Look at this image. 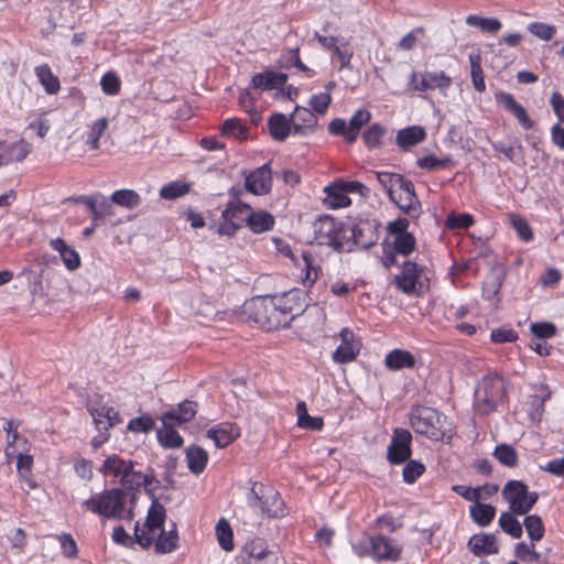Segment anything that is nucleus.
Instances as JSON below:
<instances>
[{
	"label": "nucleus",
	"instance_id": "obj_1",
	"mask_svg": "<svg viewBox=\"0 0 564 564\" xmlns=\"http://www.w3.org/2000/svg\"><path fill=\"white\" fill-rule=\"evenodd\" d=\"M299 295V291H291L279 297L258 296L245 303L243 312L265 330H275L289 326L302 311L300 304L296 307L291 304Z\"/></svg>",
	"mask_w": 564,
	"mask_h": 564
},
{
	"label": "nucleus",
	"instance_id": "obj_2",
	"mask_svg": "<svg viewBox=\"0 0 564 564\" xmlns=\"http://www.w3.org/2000/svg\"><path fill=\"white\" fill-rule=\"evenodd\" d=\"M165 508L153 500L148 517L142 527L139 523L134 527V539L144 549L150 547L153 543L155 552L160 554L172 553L178 546V533L176 524H172V529L164 531Z\"/></svg>",
	"mask_w": 564,
	"mask_h": 564
},
{
	"label": "nucleus",
	"instance_id": "obj_3",
	"mask_svg": "<svg viewBox=\"0 0 564 564\" xmlns=\"http://www.w3.org/2000/svg\"><path fill=\"white\" fill-rule=\"evenodd\" d=\"M283 507L284 502L273 487L253 482L247 495V506L239 507L236 514L245 524L254 525L260 522L262 516L269 518L283 516Z\"/></svg>",
	"mask_w": 564,
	"mask_h": 564
},
{
	"label": "nucleus",
	"instance_id": "obj_4",
	"mask_svg": "<svg viewBox=\"0 0 564 564\" xmlns=\"http://www.w3.org/2000/svg\"><path fill=\"white\" fill-rule=\"evenodd\" d=\"M102 469L106 475L120 478V484L127 489H137L144 486L145 490L150 491V486L154 480L151 475L135 471L132 460L122 459L117 455L108 456L104 462Z\"/></svg>",
	"mask_w": 564,
	"mask_h": 564
},
{
	"label": "nucleus",
	"instance_id": "obj_5",
	"mask_svg": "<svg viewBox=\"0 0 564 564\" xmlns=\"http://www.w3.org/2000/svg\"><path fill=\"white\" fill-rule=\"evenodd\" d=\"M507 392L506 380L495 373L487 375L478 382L475 390V406L481 414L492 412L500 404Z\"/></svg>",
	"mask_w": 564,
	"mask_h": 564
},
{
	"label": "nucleus",
	"instance_id": "obj_6",
	"mask_svg": "<svg viewBox=\"0 0 564 564\" xmlns=\"http://www.w3.org/2000/svg\"><path fill=\"white\" fill-rule=\"evenodd\" d=\"M349 225L337 221L335 218L325 216L318 218L314 223V239L319 246H327L335 251H346L348 236H354L349 232Z\"/></svg>",
	"mask_w": 564,
	"mask_h": 564
},
{
	"label": "nucleus",
	"instance_id": "obj_7",
	"mask_svg": "<svg viewBox=\"0 0 564 564\" xmlns=\"http://www.w3.org/2000/svg\"><path fill=\"white\" fill-rule=\"evenodd\" d=\"M445 416L437 410L414 405L410 412V425L417 434H422L431 440L440 441L444 437Z\"/></svg>",
	"mask_w": 564,
	"mask_h": 564
},
{
	"label": "nucleus",
	"instance_id": "obj_8",
	"mask_svg": "<svg viewBox=\"0 0 564 564\" xmlns=\"http://www.w3.org/2000/svg\"><path fill=\"white\" fill-rule=\"evenodd\" d=\"M126 502V492L122 489L113 488L94 495L84 501L87 510L104 516L108 519H122Z\"/></svg>",
	"mask_w": 564,
	"mask_h": 564
},
{
	"label": "nucleus",
	"instance_id": "obj_9",
	"mask_svg": "<svg viewBox=\"0 0 564 564\" xmlns=\"http://www.w3.org/2000/svg\"><path fill=\"white\" fill-rule=\"evenodd\" d=\"M401 267L400 274L393 278L395 288L406 295L424 294L430 288L424 268L412 261H404Z\"/></svg>",
	"mask_w": 564,
	"mask_h": 564
},
{
	"label": "nucleus",
	"instance_id": "obj_10",
	"mask_svg": "<svg viewBox=\"0 0 564 564\" xmlns=\"http://www.w3.org/2000/svg\"><path fill=\"white\" fill-rule=\"evenodd\" d=\"M502 497L509 503L512 513L527 514L539 499L536 491H529L528 486L521 480H509L503 489Z\"/></svg>",
	"mask_w": 564,
	"mask_h": 564
},
{
	"label": "nucleus",
	"instance_id": "obj_11",
	"mask_svg": "<svg viewBox=\"0 0 564 564\" xmlns=\"http://www.w3.org/2000/svg\"><path fill=\"white\" fill-rule=\"evenodd\" d=\"M412 434L406 429H394L391 442L387 449V459L392 465L408 462L412 455Z\"/></svg>",
	"mask_w": 564,
	"mask_h": 564
},
{
	"label": "nucleus",
	"instance_id": "obj_12",
	"mask_svg": "<svg viewBox=\"0 0 564 564\" xmlns=\"http://www.w3.org/2000/svg\"><path fill=\"white\" fill-rule=\"evenodd\" d=\"M89 412L93 416L96 429L100 432V435L93 438V445L94 447H99L108 440V430L120 423L121 419L118 411L107 405L98 408L90 406Z\"/></svg>",
	"mask_w": 564,
	"mask_h": 564
},
{
	"label": "nucleus",
	"instance_id": "obj_13",
	"mask_svg": "<svg viewBox=\"0 0 564 564\" xmlns=\"http://www.w3.org/2000/svg\"><path fill=\"white\" fill-rule=\"evenodd\" d=\"M452 78L444 72H413L410 84L417 91H426L433 89L445 90L452 85Z\"/></svg>",
	"mask_w": 564,
	"mask_h": 564
},
{
	"label": "nucleus",
	"instance_id": "obj_14",
	"mask_svg": "<svg viewBox=\"0 0 564 564\" xmlns=\"http://www.w3.org/2000/svg\"><path fill=\"white\" fill-rule=\"evenodd\" d=\"M349 232L354 236H348L347 240V249L346 252H351L355 247H360L361 249H369L373 245H376L378 235L375 227L369 221H359L358 224L350 226Z\"/></svg>",
	"mask_w": 564,
	"mask_h": 564
},
{
	"label": "nucleus",
	"instance_id": "obj_15",
	"mask_svg": "<svg viewBox=\"0 0 564 564\" xmlns=\"http://www.w3.org/2000/svg\"><path fill=\"white\" fill-rule=\"evenodd\" d=\"M314 39L325 48L333 51L340 62V69L350 68V61L354 56L352 48L345 39H338L335 36H325L319 33H314Z\"/></svg>",
	"mask_w": 564,
	"mask_h": 564
},
{
	"label": "nucleus",
	"instance_id": "obj_16",
	"mask_svg": "<svg viewBox=\"0 0 564 564\" xmlns=\"http://www.w3.org/2000/svg\"><path fill=\"white\" fill-rule=\"evenodd\" d=\"M372 557L378 561H399L402 546L393 539L382 534L371 536Z\"/></svg>",
	"mask_w": 564,
	"mask_h": 564
},
{
	"label": "nucleus",
	"instance_id": "obj_17",
	"mask_svg": "<svg viewBox=\"0 0 564 564\" xmlns=\"http://www.w3.org/2000/svg\"><path fill=\"white\" fill-rule=\"evenodd\" d=\"M246 189L254 195H264L271 191L272 176L269 164H264L246 176Z\"/></svg>",
	"mask_w": 564,
	"mask_h": 564
},
{
	"label": "nucleus",
	"instance_id": "obj_18",
	"mask_svg": "<svg viewBox=\"0 0 564 564\" xmlns=\"http://www.w3.org/2000/svg\"><path fill=\"white\" fill-rule=\"evenodd\" d=\"M341 344L333 354V359L337 364H347L352 361L360 348V344L355 338V334L349 328H343L340 330Z\"/></svg>",
	"mask_w": 564,
	"mask_h": 564
},
{
	"label": "nucleus",
	"instance_id": "obj_19",
	"mask_svg": "<svg viewBox=\"0 0 564 564\" xmlns=\"http://www.w3.org/2000/svg\"><path fill=\"white\" fill-rule=\"evenodd\" d=\"M400 194L395 200H392L405 214L415 217L420 214V202L416 197L414 184L412 181L404 178L398 187Z\"/></svg>",
	"mask_w": 564,
	"mask_h": 564
},
{
	"label": "nucleus",
	"instance_id": "obj_20",
	"mask_svg": "<svg viewBox=\"0 0 564 564\" xmlns=\"http://www.w3.org/2000/svg\"><path fill=\"white\" fill-rule=\"evenodd\" d=\"M496 99L507 111L514 116L524 130H531L533 128V120H531L524 107L519 104L511 94L501 91L496 95Z\"/></svg>",
	"mask_w": 564,
	"mask_h": 564
},
{
	"label": "nucleus",
	"instance_id": "obj_21",
	"mask_svg": "<svg viewBox=\"0 0 564 564\" xmlns=\"http://www.w3.org/2000/svg\"><path fill=\"white\" fill-rule=\"evenodd\" d=\"M239 435V427L230 422L220 423L207 431V437L214 441L218 448L228 446Z\"/></svg>",
	"mask_w": 564,
	"mask_h": 564
},
{
	"label": "nucleus",
	"instance_id": "obj_22",
	"mask_svg": "<svg viewBox=\"0 0 564 564\" xmlns=\"http://www.w3.org/2000/svg\"><path fill=\"white\" fill-rule=\"evenodd\" d=\"M197 412V403L194 401L185 400L181 402L177 409L166 412L162 416L163 424L182 425L192 421Z\"/></svg>",
	"mask_w": 564,
	"mask_h": 564
},
{
	"label": "nucleus",
	"instance_id": "obj_23",
	"mask_svg": "<svg viewBox=\"0 0 564 564\" xmlns=\"http://www.w3.org/2000/svg\"><path fill=\"white\" fill-rule=\"evenodd\" d=\"M31 144L23 140L15 142L0 141V155L4 165L20 162L31 152Z\"/></svg>",
	"mask_w": 564,
	"mask_h": 564
},
{
	"label": "nucleus",
	"instance_id": "obj_24",
	"mask_svg": "<svg viewBox=\"0 0 564 564\" xmlns=\"http://www.w3.org/2000/svg\"><path fill=\"white\" fill-rule=\"evenodd\" d=\"M468 549L476 556L491 555L499 552L497 540L494 534H474L468 541Z\"/></svg>",
	"mask_w": 564,
	"mask_h": 564
},
{
	"label": "nucleus",
	"instance_id": "obj_25",
	"mask_svg": "<svg viewBox=\"0 0 564 564\" xmlns=\"http://www.w3.org/2000/svg\"><path fill=\"white\" fill-rule=\"evenodd\" d=\"M291 120L293 130L297 134H305L308 131H313L317 126L316 113L305 107L296 106L291 116Z\"/></svg>",
	"mask_w": 564,
	"mask_h": 564
},
{
	"label": "nucleus",
	"instance_id": "obj_26",
	"mask_svg": "<svg viewBox=\"0 0 564 564\" xmlns=\"http://www.w3.org/2000/svg\"><path fill=\"white\" fill-rule=\"evenodd\" d=\"M295 267L301 270L302 283L305 286L313 285L317 280L321 270L316 259L312 257L310 252L302 251L300 254V260H296Z\"/></svg>",
	"mask_w": 564,
	"mask_h": 564
},
{
	"label": "nucleus",
	"instance_id": "obj_27",
	"mask_svg": "<svg viewBox=\"0 0 564 564\" xmlns=\"http://www.w3.org/2000/svg\"><path fill=\"white\" fill-rule=\"evenodd\" d=\"M415 357L408 350L393 349L386 355L384 366L391 371H398L404 368L415 367Z\"/></svg>",
	"mask_w": 564,
	"mask_h": 564
},
{
	"label": "nucleus",
	"instance_id": "obj_28",
	"mask_svg": "<svg viewBox=\"0 0 564 564\" xmlns=\"http://www.w3.org/2000/svg\"><path fill=\"white\" fill-rule=\"evenodd\" d=\"M288 80V76L284 73H276L273 70H267L263 73L256 74L252 77V86L263 90H271L281 88Z\"/></svg>",
	"mask_w": 564,
	"mask_h": 564
},
{
	"label": "nucleus",
	"instance_id": "obj_29",
	"mask_svg": "<svg viewBox=\"0 0 564 564\" xmlns=\"http://www.w3.org/2000/svg\"><path fill=\"white\" fill-rule=\"evenodd\" d=\"M540 391L544 392L542 395H530L527 402L528 409L527 412L532 422L539 423L544 413V404L551 398V390L547 386L541 384L539 387Z\"/></svg>",
	"mask_w": 564,
	"mask_h": 564
},
{
	"label": "nucleus",
	"instance_id": "obj_30",
	"mask_svg": "<svg viewBox=\"0 0 564 564\" xmlns=\"http://www.w3.org/2000/svg\"><path fill=\"white\" fill-rule=\"evenodd\" d=\"M324 192V204L327 205L329 208H343L351 204L350 198L348 197V195L345 192V188H343L339 182L328 185L327 187H325Z\"/></svg>",
	"mask_w": 564,
	"mask_h": 564
},
{
	"label": "nucleus",
	"instance_id": "obj_31",
	"mask_svg": "<svg viewBox=\"0 0 564 564\" xmlns=\"http://www.w3.org/2000/svg\"><path fill=\"white\" fill-rule=\"evenodd\" d=\"M269 131L274 140L283 141L293 129L291 118L283 113H273L268 121Z\"/></svg>",
	"mask_w": 564,
	"mask_h": 564
},
{
	"label": "nucleus",
	"instance_id": "obj_32",
	"mask_svg": "<svg viewBox=\"0 0 564 564\" xmlns=\"http://www.w3.org/2000/svg\"><path fill=\"white\" fill-rule=\"evenodd\" d=\"M52 248L57 251L65 267L73 271L80 267V257L75 249L66 245L62 238L51 240Z\"/></svg>",
	"mask_w": 564,
	"mask_h": 564
},
{
	"label": "nucleus",
	"instance_id": "obj_33",
	"mask_svg": "<svg viewBox=\"0 0 564 564\" xmlns=\"http://www.w3.org/2000/svg\"><path fill=\"white\" fill-rule=\"evenodd\" d=\"M250 209L251 207L248 204L231 200L223 210L221 218L230 219L232 223H235V225H237L240 228L242 227L243 224L247 225Z\"/></svg>",
	"mask_w": 564,
	"mask_h": 564
},
{
	"label": "nucleus",
	"instance_id": "obj_34",
	"mask_svg": "<svg viewBox=\"0 0 564 564\" xmlns=\"http://www.w3.org/2000/svg\"><path fill=\"white\" fill-rule=\"evenodd\" d=\"M426 137L425 130L419 126L408 127L398 132L395 141L402 149L412 148L422 142Z\"/></svg>",
	"mask_w": 564,
	"mask_h": 564
},
{
	"label": "nucleus",
	"instance_id": "obj_35",
	"mask_svg": "<svg viewBox=\"0 0 564 564\" xmlns=\"http://www.w3.org/2000/svg\"><path fill=\"white\" fill-rule=\"evenodd\" d=\"M247 226L254 234H262L273 228L274 218L268 212H253L252 209H250Z\"/></svg>",
	"mask_w": 564,
	"mask_h": 564
},
{
	"label": "nucleus",
	"instance_id": "obj_36",
	"mask_svg": "<svg viewBox=\"0 0 564 564\" xmlns=\"http://www.w3.org/2000/svg\"><path fill=\"white\" fill-rule=\"evenodd\" d=\"M109 120L106 117L99 118L88 124L86 144L90 150L97 151L100 148L99 140L108 130Z\"/></svg>",
	"mask_w": 564,
	"mask_h": 564
},
{
	"label": "nucleus",
	"instance_id": "obj_37",
	"mask_svg": "<svg viewBox=\"0 0 564 564\" xmlns=\"http://www.w3.org/2000/svg\"><path fill=\"white\" fill-rule=\"evenodd\" d=\"M186 459L188 469L195 474H200L208 462L207 452L200 446H191L186 449Z\"/></svg>",
	"mask_w": 564,
	"mask_h": 564
},
{
	"label": "nucleus",
	"instance_id": "obj_38",
	"mask_svg": "<svg viewBox=\"0 0 564 564\" xmlns=\"http://www.w3.org/2000/svg\"><path fill=\"white\" fill-rule=\"evenodd\" d=\"M380 186L387 192L390 200H395L394 188L404 181V176L392 172H373Z\"/></svg>",
	"mask_w": 564,
	"mask_h": 564
},
{
	"label": "nucleus",
	"instance_id": "obj_39",
	"mask_svg": "<svg viewBox=\"0 0 564 564\" xmlns=\"http://www.w3.org/2000/svg\"><path fill=\"white\" fill-rule=\"evenodd\" d=\"M37 79L48 95H56L61 90L58 76L46 64L37 66Z\"/></svg>",
	"mask_w": 564,
	"mask_h": 564
},
{
	"label": "nucleus",
	"instance_id": "obj_40",
	"mask_svg": "<svg viewBox=\"0 0 564 564\" xmlns=\"http://www.w3.org/2000/svg\"><path fill=\"white\" fill-rule=\"evenodd\" d=\"M471 519L480 527H487L496 516V508L491 505L476 502L469 507Z\"/></svg>",
	"mask_w": 564,
	"mask_h": 564
},
{
	"label": "nucleus",
	"instance_id": "obj_41",
	"mask_svg": "<svg viewBox=\"0 0 564 564\" xmlns=\"http://www.w3.org/2000/svg\"><path fill=\"white\" fill-rule=\"evenodd\" d=\"M176 424H163L158 430V441L166 448H177L183 445V437L175 431Z\"/></svg>",
	"mask_w": 564,
	"mask_h": 564
},
{
	"label": "nucleus",
	"instance_id": "obj_42",
	"mask_svg": "<svg viewBox=\"0 0 564 564\" xmlns=\"http://www.w3.org/2000/svg\"><path fill=\"white\" fill-rule=\"evenodd\" d=\"M110 200L119 206L133 209L141 204L140 195L133 189H118L110 196Z\"/></svg>",
	"mask_w": 564,
	"mask_h": 564
},
{
	"label": "nucleus",
	"instance_id": "obj_43",
	"mask_svg": "<svg viewBox=\"0 0 564 564\" xmlns=\"http://www.w3.org/2000/svg\"><path fill=\"white\" fill-rule=\"evenodd\" d=\"M297 425L302 429L318 431L323 427V419L311 416L304 401L296 404Z\"/></svg>",
	"mask_w": 564,
	"mask_h": 564
},
{
	"label": "nucleus",
	"instance_id": "obj_44",
	"mask_svg": "<svg viewBox=\"0 0 564 564\" xmlns=\"http://www.w3.org/2000/svg\"><path fill=\"white\" fill-rule=\"evenodd\" d=\"M514 514L511 510L502 512L499 518V527L510 536L520 539L523 533L522 524L516 519Z\"/></svg>",
	"mask_w": 564,
	"mask_h": 564
},
{
	"label": "nucleus",
	"instance_id": "obj_45",
	"mask_svg": "<svg viewBox=\"0 0 564 564\" xmlns=\"http://www.w3.org/2000/svg\"><path fill=\"white\" fill-rule=\"evenodd\" d=\"M466 23L490 34H497L501 29V22L496 18H484L470 14L466 18Z\"/></svg>",
	"mask_w": 564,
	"mask_h": 564
},
{
	"label": "nucleus",
	"instance_id": "obj_46",
	"mask_svg": "<svg viewBox=\"0 0 564 564\" xmlns=\"http://www.w3.org/2000/svg\"><path fill=\"white\" fill-rule=\"evenodd\" d=\"M469 63H470V75L474 88L482 93L486 89V84L484 79V73L481 68V56L478 53H471L469 55Z\"/></svg>",
	"mask_w": 564,
	"mask_h": 564
},
{
	"label": "nucleus",
	"instance_id": "obj_47",
	"mask_svg": "<svg viewBox=\"0 0 564 564\" xmlns=\"http://www.w3.org/2000/svg\"><path fill=\"white\" fill-rule=\"evenodd\" d=\"M492 455L503 466L512 468L518 464L517 451L509 444L497 445Z\"/></svg>",
	"mask_w": 564,
	"mask_h": 564
},
{
	"label": "nucleus",
	"instance_id": "obj_48",
	"mask_svg": "<svg viewBox=\"0 0 564 564\" xmlns=\"http://www.w3.org/2000/svg\"><path fill=\"white\" fill-rule=\"evenodd\" d=\"M33 456L22 455L18 456L17 468L20 477L25 481L29 489L35 488V481L32 476Z\"/></svg>",
	"mask_w": 564,
	"mask_h": 564
},
{
	"label": "nucleus",
	"instance_id": "obj_49",
	"mask_svg": "<svg viewBox=\"0 0 564 564\" xmlns=\"http://www.w3.org/2000/svg\"><path fill=\"white\" fill-rule=\"evenodd\" d=\"M523 525L527 530L529 538L533 542L542 540L545 529L542 518L536 514L527 516L523 521Z\"/></svg>",
	"mask_w": 564,
	"mask_h": 564
},
{
	"label": "nucleus",
	"instance_id": "obj_50",
	"mask_svg": "<svg viewBox=\"0 0 564 564\" xmlns=\"http://www.w3.org/2000/svg\"><path fill=\"white\" fill-rule=\"evenodd\" d=\"M502 285V276L498 272H490L482 284V294L484 297L487 300H492L495 296L498 295L500 289Z\"/></svg>",
	"mask_w": 564,
	"mask_h": 564
},
{
	"label": "nucleus",
	"instance_id": "obj_51",
	"mask_svg": "<svg viewBox=\"0 0 564 564\" xmlns=\"http://www.w3.org/2000/svg\"><path fill=\"white\" fill-rule=\"evenodd\" d=\"M216 535L219 545L225 551H231L234 547L232 543V530L227 520L220 519L216 524Z\"/></svg>",
	"mask_w": 564,
	"mask_h": 564
},
{
	"label": "nucleus",
	"instance_id": "obj_52",
	"mask_svg": "<svg viewBox=\"0 0 564 564\" xmlns=\"http://www.w3.org/2000/svg\"><path fill=\"white\" fill-rule=\"evenodd\" d=\"M386 129L380 123H373L362 134L364 142L369 149L380 147Z\"/></svg>",
	"mask_w": 564,
	"mask_h": 564
},
{
	"label": "nucleus",
	"instance_id": "obj_53",
	"mask_svg": "<svg viewBox=\"0 0 564 564\" xmlns=\"http://www.w3.org/2000/svg\"><path fill=\"white\" fill-rule=\"evenodd\" d=\"M510 224L517 231L520 239L525 242H529L533 239V230L523 217L512 214L510 216Z\"/></svg>",
	"mask_w": 564,
	"mask_h": 564
},
{
	"label": "nucleus",
	"instance_id": "obj_54",
	"mask_svg": "<svg viewBox=\"0 0 564 564\" xmlns=\"http://www.w3.org/2000/svg\"><path fill=\"white\" fill-rule=\"evenodd\" d=\"M188 191L189 185H187L186 183L172 182L164 185L160 189V196L164 199H175L187 194Z\"/></svg>",
	"mask_w": 564,
	"mask_h": 564
},
{
	"label": "nucleus",
	"instance_id": "obj_55",
	"mask_svg": "<svg viewBox=\"0 0 564 564\" xmlns=\"http://www.w3.org/2000/svg\"><path fill=\"white\" fill-rule=\"evenodd\" d=\"M415 248V238L411 234L397 236L393 240V250L398 254L409 256Z\"/></svg>",
	"mask_w": 564,
	"mask_h": 564
},
{
	"label": "nucleus",
	"instance_id": "obj_56",
	"mask_svg": "<svg viewBox=\"0 0 564 564\" xmlns=\"http://www.w3.org/2000/svg\"><path fill=\"white\" fill-rule=\"evenodd\" d=\"M224 135L234 137L236 139H245L247 137V129L238 119H227L221 127Z\"/></svg>",
	"mask_w": 564,
	"mask_h": 564
},
{
	"label": "nucleus",
	"instance_id": "obj_57",
	"mask_svg": "<svg viewBox=\"0 0 564 564\" xmlns=\"http://www.w3.org/2000/svg\"><path fill=\"white\" fill-rule=\"evenodd\" d=\"M452 163V159L446 156L444 159H437L435 155H426L417 159L416 164L427 171H435L448 166Z\"/></svg>",
	"mask_w": 564,
	"mask_h": 564
},
{
	"label": "nucleus",
	"instance_id": "obj_58",
	"mask_svg": "<svg viewBox=\"0 0 564 564\" xmlns=\"http://www.w3.org/2000/svg\"><path fill=\"white\" fill-rule=\"evenodd\" d=\"M425 470V466L417 460H409L403 467L402 476L406 484H413Z\"/></svg>",
	"mask_w": 564,
	"mask_h": 564
},
{
	"label": "nucleus",
	"instance_id": "obj_59",
	"mask_svg": "<svg viewBox=\"0 0 564 564\" xmlns=\"http://www.w3.org/2000/svg\"><path fill=\"white\" fill-rule=\"evenodd\" d=\"M246 552L248 553V562H261V558L265 554H272V551L267 550L261 540H254L250 544L246 545Z\"/></svg>",
	"mask_w": 564,
	"mask_h": 564
},
{
	"label": "nucleus",
	"instance_id": "obj_60",
	"mask_svg": "<svg viewBox=\"0 0 564 564\" xmlns=\"http://www.w3.org/2000/svg\"><path fill=\"white\" fill-rule=\"evenodd\" d=\"M154 427V420L150 415H141L130 420L128 430L133 433H148Z\"/></svg>",
	"mask_w": 564,
	"mask_h": 564
},
{
	"label": "nucleus",
	"instance_id": "obj_61",
	"mask_svg": "<svg viewBox=\"0 0 564 564\" xmlns=\"http://www.w3.org/2000/svg\"><path fill=\"white\" fill-rule=\"evenodd\" d=\"M481 489H488L487 487H466L463 485H454L452 490L466 499L467 501L478 502L482 499Z\"/></svg>",
	"mask_w": 564,
	"mask_h": 564
},
{
	"label": "nucleus",
	"instance_id": "obj_62",
	"mask_svg": "<svg viewBox=\"0 0 564 564\" xmlns=\"http://www.w3.org/2000/svg\"><path fill=\"white\" fill-rule=\"evenodd\" d=\"M514 554L517 558L527 563H534L540 560V554L535 552L534 545L530 547L524 542H520L516 545Z\"/></svg>",
	"mask_w": 564,
	"mask_h": 564
},
{
	"label": "nucleus",
	"instance_id": "obj_63",
	"mask_svg": "<svg viewBox=\"0 0 564 564\" xmlns=\"http://www.w3.org/2000/svg\"><path fill=\"white\" fill-rule=\"evenodd\" d=\"M330 101L332 97L328 93H321L311 97L310 106L315 113L324 115L327 111Z\"/></svg>",
	"mask_w": 564,
	"mask_h": 564
},
{
	"label": "nucleus",
	"instance_id": "obj_64",
	"mask_svg": "<svg viewBox=\"0 0 564 564\" xmlns=\"http://www.w3.org/2000/svg\"><path fill=\"white\" fill-rule=\"evenodd\" d=\"M531 333L538 339H545L555 336L556 327L552 323L543 322V323H533L531 324Z\"/></svg>",
	"mask_w": 564,
	"mask_h": 564
}]
</instances>
